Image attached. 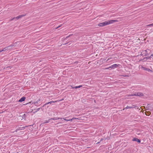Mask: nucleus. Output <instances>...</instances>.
Returning a JSON list of instances; mask_svg holds the SVG:
<instances>
[{"label": "nucleus", "mask_w": 153, "mask_h": 153, "mask_svg": "<svg viewBox=\"0 0 153 153\" xmlns=\"http://www.w3.org/2000/svg\"><path fill=\"white\" fill-rule=\"evenodd\" d=\"M73 88H78V86H76L75 87Z\"/></svg>", "instance_id": "obj_14"}, {"label": "nucleus", "mask_w": 153, "mask_h": 153, "mask_svg": "<svg viewBox=\"0 0 153 153\" xmlns=\"http://www.w3.org/2000/svg\"><path fill=\"white\" fill-rule=\"evenodd\" d=\"M148 26H153V23L151 24L150 25H149Z\"/></svg>", "instance_id": "obj_13"}, {"label": "nucleus", "mask_w": 153, "mask_h": 153, "mask_svg": "<svg viewBox=\"0 0 153 153\" xmlns=\"http://www.w3.org/2000/svg\"><path fill=\"white\" fill-rule=\"evenodd\" d=\"M24 16L23 15H20L16 17V19H19V18H22V17H23Z\"/></svg>", "instance_id": "obj_8"}, {"label": "nucleus", "mask_w": 153, "mask_h": 153, "mask_svg": "<svg viewBox=\"0 0 153 153\" xmlns=\"http://www.w3.org/2000/svg\"><path fill=\"white\" fill-rule=\"evenodd\" d=\"M143 54L145 56H149L151 53V51L149 49H147L142 52Z\"/></svg>", "instance_id": "obj_2"}, {"label": "nucleus", "mask_w": 153, "mask_h": 153, "mask_svg": "<svg viewBox=\"0 0 153 153\" xmlns=\"http://www.w3.org/2000/svg\"><path fill=\"white\" fill-rule=\"evenodd\" d=\"M62 119V118H58V119Z\"/></svg>", "instance_id": "obj_17"}, {"label": "nucleus", "mask_w": 153, "mask_h": 153, "mask_svg": "<svg viewBox=\"0 0 153 153\" xmlns=\"http://www.w3.org/2000/svg\"><path fill=\"white\" fill-rule=\"evenodd\" d=\"M63 119H64V120H65V121H69V120L66 119H65V118H63Z\"/></svg>", "instance_id": "obj_12"}, {"label": "nucleus", "mask_w": 153, "mask_h": 153, "mask_svg": "<svg viewBox=\"0 0 153 153\" xmlns=\"http://www.w3.org/2000/svg\"><path fill=\"white\" fill-rule=\"evenodd\" d=\"M132 141H136L137 142L139 143H140V140L134 137V138L132 140Z\"/></svg>", "instance_id": "obj_6"}, {"label": "nucleus", "mask_w": 153, "mask_h": 153, "mask_svg": "<svg viewBox=\"0 0 153 153\" xmlns=\"http://www.w3.org/2000/svg\"><path fill=\"white\" fill-rule=\"evenodd\" d=\"M78 119L76 118H73L69 120V121H72L73 120H74V119Z\"/></svg>", "instance_id": "obj_9"}, {"label": "nucleus", "mask_w": 153, "mask_h": 153, "mask_svg": "<svg viewBox=\"0 0 153 153\" xmlns=\"http://www.w3.org/2000/svg\"><path fill=\"white\" fill-rule=\"evenodd\" d=\"M5 50H4V49H3L1 51V52H2V51H4Z\"/></svg>", "instance_id": "obj_16"}, {"label": "nucleus", "mask_w": 153, "mask_h": 153, "mask_svg": "<svg viewBox=\"0 0 153 153\" xmlns=\"http://www.w3.org/2000/svg\"><path fill=\"white\" fill-rule=\"evenodd\" d=\"M56 102V101H51V102H48V103H47L46 104V105L48 104H49V103L50 104H51L52 102Z\"/></svg>", "instance_id": "obj_10"}, {"label": "nucleus", "mask_w": 153, "mask_h": 153, "mask_svg": "<svg viewBox=\"0 0 153 153\" xmlns=\"http://www.w3.org/2000/svg\"><path fill=\"white\" fill-rule=\"evenodd\" d=\"M26 99V98L25 97H23L22 98H21L19 101V102H22L23 101H24L25 99Z\"/></svg>", "instance_id": "obj_7"}, {"label": "nucleus", "mask_w": 153, "mask_h": 153, "mask_svg": "<svg viewBox=\"0 0 153 153\" xmlns=\"http://www.w3.org/2000/svg\"><path fill=\"white\" fill-rule=\"evenodd\" d=\"M82 86V85H79V86H78V88H79L81 87Z\"/></svg>", "instance_id": "obj_15"}, {"label": "nucleus", "mask_w": 153, "mask_h": 153, "mask_svg": "<svg viewBox=\"0 0 153 153\" xmlns=\"http://www.w3.org/2000/svg\"><path fill=\"white\" fill-rule=\"evenodd\" d=\"M141 68L144 70H146V71H147L149 72L152 71L150 69H148V68H146L144 67H143L142 66H141Z\"/></svg>", "instance_id": "obj_5"}, {"label": "nucleus", "mask_w": 153, "mask_h": 153, "mask_svg": "<svg viewBox=\"0 0 153 153\" xmlns=\"http://www.w3.org/2000/svg\"><path fill=\"white\" fill-rule=\"evenodd\" d=\"M153 56V54H152L151 55V56Z\"/></svg>", "instance_id": "obj_18"}, {"label": "nucleus", "mask_w": 153, "mask_h": 153, "mask_svg": "<svg viewBox=\"0 0 153 153\" xmlns=\"http://www.w3.org/2000/svg\"><path fill=\"white\" fill-rule=\"evenodd\" d=\"M117 20H111L108 21H105L103 22L99 23L98 24V26L100 27H102L104 26L107 25H109L112 24L115 22H117Z\"/></svg>", "instance_id": "obj_1"}, {"label": "nucleus", "mask_w": 153, "mask_h": 153, "mask_svg": "<svg viewBox=\"0 0 153 153\" xmlns=\"http://www.w3.org/2000/svg\"><path fill=\"white\" fill-rule=\"evenodd\" d=\"M120 65L119 64H114L110 67H109V68H106V69H108L109 68H116L118 67Z\"/></svg>", "instance_id": "obj_3"}, {"label": "nucleus", "mask_w": 153, "mask_h": 153, "mask_svg": "<svg viewBox=\"0 0 153 153\" xmlns=\"http://www.w3.org/2000/svg\"><path fill=\"white\" fill-rule=\"evenodd\" d=\"M1 52V51H0V52Z\"/></svg>", "instance_id": "obj_19"}, {"label": "nucleus", "mask_w": 153, "mask_h": 153, "mask_svg": "<svg viewBox=\"0 0 153 153\" xmlns=\"http://www.w3.org/2000/svg\"><path fill=\"white\" fill-rule=\"evenodd\" d=\"M133 95L138 96H143V94L141 92H138L136 94H134Z\"/></svg>", "instance_id": "obj_4"}, {"label": "nucleus", "mask_w": 153, "mask_h": 153, "mask_svg": "<svg viewBox=\"0 0 153 153\" xmlns=\"http://www.w3.org/2000/svg\"><path fill=\"white\" fill-rule=\"evenodd\" d=\"M132 108V107H130L129 106H127L125 108V109H130V108Z\"/></svg>", "instance_id": "obj_11"}]
</instances>
